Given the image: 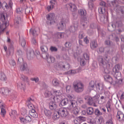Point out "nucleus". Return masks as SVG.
<instances>
[{"label":"nucleus","mask_w":124,"mask_h":124,"mask_svg":"<svg viewBox=\"0 0 124 124\" xmlns=\"http://www.w3.org/2000/svg\"><path fill=\"white\" fill-rule=\"evenodd\" d=\"M60 116V115L58 113V111L54 113L53 116V118L54 120L57 119L59 118Z\"/></svg>","instance_id":"nucleus-43"},{"label":"nucleus","mask_w":124,"mask_h":124,"mask_svg":"<svg viewBox=\"0 0 124 124\" xmlns=\"http://www.w3.org/2000/svg\"><path fill=\"white\" fill-rule=\"evenodd\" d=\"M95 83L94 81H91L89 84V85L88 87V89L90 90H92L94 88V85Z\"/></svg>","instance_id":"nucleus-37"},{"label":"nucleus","mask_w":124,"mask_h":124,"mask_svg":"<svg viewBox=\"0 0 124 124\" xmlns=\"http://www.w3.org/2000/svg\"><path fill=\"white\" fill-rule=\"evenodd\" d=\"M58 113L62 117H65L68 115L69 112L67 108H61L58 110Z\"/></svg>","instance_id":"nucleus-9"},{"label":"nucleus","mask_w":124,"mask_h":124,"mask_svg":"<svg viewBox=\"0 0 124 124\" xmlns=\"http://www.w3.org/2000/svg\"><path fill=\"white\" fill-rule=\"evenodd\" d=\"M47 19L48 20L47 23L48 24H53L55 22L56 18L54 13H50L47 15Z\"/></svg>","instance_id":"nucleus-6"},{"label":"nucleus","mask_w":124,"mask_h":124,"mask_svg":"<svg viewBox=\"0 0 124 124\" xmlns=\"http://www.w3.org/2000/svg\"><path fill=\"white\" fill-rule=\"evenodd\" d=\"M122 69L121 66L119 64H117L113 68V71H117Z\"/></svg>","instance_id":"nucleus-30"},{"label":"nucleus","mask_w":124,"mask_h":124,"mask_svg":"<svg viewBox=\"0 0 124 124\" xmlns=\"http://www.w3.org/2000/svg\"><path fill=\"white\" fill-rule=\"evenodd\" d=\"M44 113L45 115L48 117H50L51 116L52 113L50 111L47 110L46 109H44Z\"/></svg>","instance_id":"nucleus-35"},{"label":"nucleus","mask_w":124,"mask_h":124,"mask_svg":"<svg viewBox=\"0 0 124 124\" xmlns=\"http://www.w3.org/2000/svg\"><path fill=\"white\" fill-rule=\"evenodd\" d=\"M27 67V64L26 63H24L21 66L20 68L21 70H24L26 69Z\"/></svg>","instance_id":"nucleus-48"},{"label":"nucleus","mask_w":124,"mask_h":124,"mask_svg":"<svg viewBox=\"0 0 124 124\" xmlns=\"http://www.w3.org/2000/svg\"><path fill=\"white\" fill-rule=\"evenodd\" d=\"M16 55L18 57V62L20 63L23 62V59L22 58V53L21 50H18L16 52Z\"/></svg>","instance_id":"nucleus-13"},{"label":"nucleus","mask_w":124,"mask_h":124,"mask_svg":"<svg viewBox=\"0 0 124 124\" xmlns=\"http://www.w3.org/2000/svg\"><path fill=\"white\" fill-rule=\"evenodd\" d=\"M19 119L20 122L22 124H26V122L25 119V118H24L23 117L21 116L20 117Z\"/></svg>","instance_id":"nucleus-47"},{"label":"nucleus","mask_w":124,"mask_h":124,"mask_svg":"<svg viewBox=\"0 0 124 124\" xmlns=\"http://www.w3.org/2000/svg\"><path fill=\"white\" fill-rule=\"evenodd\" d=\"M67 9L70 10L71 11H76L77 9L76 5L74 4L70 3L67 4L65 6Z\"/></svg>","instance_id":"nucleus-11"},{"label":"nucleus","mask_w":124,"mask_h":124,"mask_svg":"<svg viewBox=\"0 0 124 124\" xmlns=\"http://www.w3.org/2000/svg\"><path fill=\"white\" fill-rule=\"evenodd\" d=\"M90 47L92 49H93L96 48L97 46V42L95 41H93L91 42L90 43Z\"/></svg>","instance_id":"nucleus-28"},{"label":"nucleus","mask_w":124,"mask_h":124,"mask_svg":"<svg viewBox=\"0 0 124 124\" xmlns=\"http://www.w3.org/2000/svg\"><path fill=\"white\" fill-rule=\"evenodd\" d=\"M68 101V99L65 98L63 99L61 102V104L63 106L67 104Z\"/></svg>","instance_id":"nucleus-38"},{"label":"nucleus","mask_w":124,"mask_h":124,"mask_svg":"<svg viewBox=\"0 0 124 124\" xmlns=\"http://www.w3.org/2000/svg\"><path fill=\"white\" fill-rule=\"evenodd\" d=\"M8 51L9 54H13L14 53V49L12 43L10 44H9L8 47Z\"/></svg>","instance_id":"nucleus-24"},{"label":"nucleus","mask_w":124,"mask_h":124,"mask_svg":"<svg viewBox=\"0 0 124 124\" xmlns=\"http://www.w3.org/2000/svg\"><path fill=\"white\" fill-rule=\"evenodd\" d=\"M87 22L86 18H84L83 19H82L81 20V24L84 27L86 24Z\"/></svg>","instance_id":"nucleus-46"},{"label":"nucleus","mask_w":124,"mask_h":124,"mask_svg":"<svg viewBox=\"0 0 124 124\" xmlns=\"http://www.w3.org/2000/svg\"><path fill=\"white\" fill-rule=\"evenodd\" d=\"M55 101H51L49 104V108L51 110H55L57 108V105L56 103L54 102Z\"/></svg>","instance_id":"nucleus-18"},{"label":"nucleus","mask_w":124,"mask_h":124,"mask_svg":"<svg viewBox=\"0 0 124 124\" xmlns=\"http://www.w3.org/2000/svg\"><path fill=\"white\" fill-rule=\"evenodd\" d=\"M44 94L45 96L46 97H49L52 94L50 91L48 89L45 91Z\"/></svg>","instance_id":"nucleus-33"},{"label":"nucleus","mask_w":124,"mask_h":124,"mask_svg":"<svg viewBox=\"0 0 124 124\" xmlns=\"http://www.w3.org/2000/svg\"><path fill=\"white\" fill-rule=\"evenodd\" d=\"M52 85L54 86H56L59 85L58 80L56 78L53 79L52 82Z\"/></svg>","instance_id":"nucleus-31"},{"label":"nucleus","mask_w":124,"mask_h":124,"mask_svg":"<svg viewBox=\"0 0 124 124\" xmlns=\"http://www.w3.org/2000/svg\"><path fill=\"white\" fill-rule=\"evenodd\" d=\"M121 22L120 21H118L116 22L115 24H112V26L113 28H114V27H119L121 26Z\"/></svg>","instance_id":"nucleus-45"},{"label":"nucleus","mask_w":124,"mask_h":124,"mask_svg":"<svg viewBox=\"0 0 124 124\" xmlns=\"http://www.w3.org/2000/svg\"><path fill=\"white\" fill-rule=\"evenodd\" d=\"M27 113V110L24 108H22L21 110V113L23 116L25 115Z\"/></svg>","instance_id":"nucleus-53"},{"label":"nucleus","mask_w":124,"mask_h":124,"mask_svg":"<svg viewBox=\"0 0 124 124\" xmlns=\"http://www.w3.org/2000/svg\"><path fill=\"white\" fill-rule=\"evenodd\" d=\"M30 33L33 36H36L37 35V32L36 31V29H34L33 28H31L30 30Z\"/></svg>","instance_id":"nucleus-41"},{"label":"nucleus","mask_w":124,"mask_h":124,"mask_svg":"<svg viewBox=\"0 0 124 124\" xmlns=\"http://www.w3.org/2000/svg\"><path fill=\"white\" fill-rule=\"evenodd\" d=\"M75 91L77 93L82 92L84 90V85L81 82H79L73 85Z\"/></svg>","instance_id":"nucleus-8"},{"label":"nucleus","mask_w":124,"mask_h":124,"mask_svg":"<svg viewBox=\"0 0 124 124\" xmlns=\"http://www.w3.org/2000/svg\"><path fill=\"white\" fill-rule=\"evenodd\" d=\"M26 123H29L31 121V119L30 117L29 116H27L25 117V119Z\"/></svg>","instance_id":"nucleus-50"},{"label":"nucleus","mask_w":124,"mask_h":124,"mask_svg":"<svg viewBox=\"0 0 124 124\" xmlns=\"http://www.w3.org/2000/svg\"><path fill=\"white\" fill-rule=\"evenodd\" d=\"M100 97V95L98 94H96L93 98L94 101H96L98 100Z\"/></svg>","instance_id":"nucleus-54"},{"label":"nucleus","mask_w":124,"mask_h":124,"mask_svg":"<svg viewBox=\"0 0 124 124\" xmlns=\"http://www.w3.org/2000/svg\"><path fill=\"white\" fill-rule=\"evenodd\" d=\"M53 94V98L54 101H55L56 99H59L61 98L62 93L60 91L54 90Z\"/></svg>","instance_id":"nucleus-10"},{"label":"nucleus","mask_w":124,"mask_h":124,"mask_svg":"<svg viewBox=\"0 0 124 124\" xmlns=\"http://www.w3.org/2000/svg\"><path fill=\"white\" fill-rule=\"evenodd\" d=\"M104 78L106 81L109 82L111 84L114 85L116 83V82L113 81L112 78L108 74L104 75Z\"/></svg>","instance_id":"nucleus-15"},{"label":"nucleus","mask_w":124,"mask_h":124,"mask_svg":"<svg viewBox=\"0 0 124 124\" xmlns=\"http://www.w3.org/2000/svg\"><path fill=\"white\" fill-rule=\"evenodd\" d=\"M58 67L62 69H68L70 68V65L66 62H60L57 65Z\"/></svg>","instance_id":"nucleus-12"},{"label":"nucleus","mask_w":124,"mask_h":124,"mask_svg":"<svg viewBox=\"0 0 124 124\" xmlns=\"http://www.w3.org/2000/svg\"><path fill=\"white\" fill-rule=\"evenodd\" d=\"M85 36V34L84 33L81 32L80 33L79 35V38L80 39L83 38Z\"/></svg>","instance_id":"nucleus-63"},{"label":"nucleus","mask_w":124,"mask_h":124,"mask_svg":"<svg viewBox=\"0 0 124 124\" xmlns=\"http://www.w3.org/2000/svg\"><path fill=\"white\" fill-rule=\"evenodd\" d=\"M9 63L13 68H14V66L16 65L15 62L14 60H12L10 61Z\"/></svg>","instance_id":"nucleus-51"},{"label":"nucleus","mask_w":124,"mask_h":124,"mask_svg":"<svg viewBox=\"0 0 124 124\" xmlns=\"http://www.w3.org/2000/svg\"><path fill=\"white\" fill-rule=\"evenodd\" d=\"M7 78L5 74L3 72L0 73V79L2 81H5L7 80Z\"/></svg>","instance_id":"nucleus-32"},{"label":"nucleus","mask_w":124,"mask_h":124,"mask_svg":"<svg viewBox=\"0 0 124 124\" xmlns=\"http://www.w3.org/2000/svg\"><path fill=\"white\" fill-rule=\"evenodd\" d=\"M5 108V105L1 100H0V108Z\"/></svg>","instance_id":"nucleus-60"},{"label":"nucleus","mask_w":124,"mask_h":124,"mask_svg":"<svg viewBox=\"0 0 124 124\" xmlns=\"http://www.w3.org/2000/svg\"><path fill=\"white\" fill-rule=\"evenodd\" d=\"M98 12L101 14H104L102 17L100 18L101 20L104 22H107L108 21V17L107 15V12H106L105 7H100L98 8Z\"/></svg>","instance_id":"nucleus-2"},{"label":"nucleus","mask_w":124,"mask_h":124,"mask_svg":"<svg viewBox=\"0 0 124 124\" xmlns=\"http://www.w3.org/2000/svg\"><path fill=\"white\" fill-rule=\"evenodd\" d=\"M79 14L81 16L84 17L86 15V11L84 9H81L78 11Z\"/></svg>","instance_id":"nucleus-34"},{"label":"nucleus","mask_w":124,"mask_h":124,"mask_svg":"<svg viewBox=\"0 0 124 124\" xmlns=\"http://www.w3.org/2000/svg\"><path fill=\"white\" fill-rule=\"evenodd\" d=\"M12 90H8L4 88H0V93L3 95L7 96L10 95Z\"/></svg>","instance_id":"nucleus-14"},{"label":"nucleus","mask_w":124,"mask_h":124,"mask_svg":"<svg viewBox=\"0 0 124 124\" xmlns=\"http://www.w3.org/2000/svg\"><path fill=\"white\" fill-rule=\"evenodd\" d=\"M72 113L75 114H77L79 112L80 110L79 108L77 107L75 108H73L71 109H70Z\"/></svg>","instance_id":"nucleus-22"},{"label":"nucleus","mask_w":124,"mask_h":124,"mask_svg":"<svg viewBox=\"0 0 124 124\" xmlns=\"http://www.w3.org/2000/svg\"><path fill=\"white\" fill-rule=\"evenodd\" d=\"M32 9L31 8H27L25 10V12L27 13H29L32 11Z\"/></svg>","instance_id":"nucleus-56"},{"label":"nucleus","mask_w":124,"mask_h":124,"mask_svg":"<svg viewBox=\"0 0 124 124\" xmlns=\"http://www.w3.org/2000/svg\"><path fill=\"white\" fill-rule=\"evenodd\" d=\"M1 19L3 21L5 20V16L4 15H2L1 16ZM8 25V23L7 22L4 23L3 21H0V33L3 32L5 28Z\"/></svg>","instance_id":"nucleus-7"},{"label":"nucleus","mask_w":124,"mask_h":124,"mask_svg":"<svg viewBox=\"0 0 124 124\" xmlns=\"http://www.w3.org/2000/svg\"><path fill=\"white\" fill-rule=\"evenodd\" d=\"M88 102L90 104L93 102V98L90 97H88Z\"/></svg>","instance_id":"nucleus-58"},{"label":"nucleus","mask_w":124,"mask_h":124,"mask_svg":"<svg viewBox=\"0 0 124 124\" xmlns=\"http://www.w3.org/2000/svg\"><path fill=\"white\" fill-rule=\"evenodd\" d=\"M20 42L21 43V45L22 46L24 47L26 44V42L25 40L23 39H21L20 41Z\"/></svg>","instance_id":"nucleus-55"},{"label":"nucleus","mask_w":124,"mask_h":124,"mask_svg":"<svg viewBox=\"0 0 124 124\" xmlns=\"http://www.w3.org/2000/svg\"><path fill=\"white\" fill-rule=\"evenodd\" d=\"M80 123L82 121H84L85 120V118L83 117L80 116L78 117Z\"/></svg>","instance_id":"nucleus-61"},{"label":"nucleus","mask_w":124,"mask_h":124,"mask_svg":"<svg viewBox=\"0 0 124 124\" xmlns=\"http://www.w3.org/2000/svg\"><path fill=\"white\" fill-rule=\"evenodd\" d=\"M21 79L23 80L24 81H28L29 80L28 79V78L26 76H25L24 75H22V76L21 77Z\"/></svg>","instance_id":"nucleus-57"},{"label":"nucleus","mask_w":124,"mask_h":124,"mask_svg":"<svg viewBox=\"0 0 124 124\" xmlns=\"http://www.w3.org/2000/svg\"><path fill=\"white\" fill-rule=\"evenodd\" d=\"M81 72V69L79 68L77 69L74 70H70L66 72L67 74L73 75Z\"/></svg>","instance_id":"nucleus-20"},{"label":"nucleus","mask_w":124,"mask_h":124,"mask_svg":"<svg viewBox=\"0 0 124 124\" xmlns=\"http://www.w3.org/2000/svg\"><path fill=\"white\" fill-rule=\"evenodd\" d=\"M95 87L96 90L98 92L101 93L104 92L105 95L107 89L102 84L97 83L95 85Z\"/></svg>","instance_id":"nucleus-5"},{"label":"nucleus","mask_w":124,"mask_h":124,"mask_svg":"<svg viewBox=\"0 0 124 124\" xmlns=\"http://www.w3.org/2000/svg\"><path fill=\"white\" fill-rule=\"evenodd\" d=\"M40 49L41 51L44 52L46 53V52L48 50L47 47L45 46H41L40 47Z\"/></svg>","instance_id":"nucleus-44"},{"label":"nucleus","mask_w":124,"mask_h":124,"mask_svg":"<svg viewBox=\"0 0 124 124\" xmlns=\"http://www.w3.org/2000/svg\"><path fill=\"white\" fill-rule=\"evenodd\" d=\"M45 55H46V59L47 62L50 63L51 62H54L55 61V59L53 57L50 56L49 57V55L47 53H46Z\"/></svg>","instance_id":"nucleus-19"},{"label":"nucleus","mask_w":124,"mask_h":124,"mask_svg":"<svg viewBox=\"0 0 124 124\" xmlns=\"http://www.w3.org/2000/svg\"><path fill=\"white\" fill-rule=\"evenodd\" d=\"M9 115L11 118L15 119L17 116V113L15 110H12L9 113Z\"/></svg>","instance_id":"nucleus-26"},{"label":"nucleus","mask_w":124,"mask_h":124,"mask_svg":"<svg viewBox=\"0 0 124 124\" xmlns=\"http://www.w3.org/2000/svg\"><path fill=\"white\" fill-rule=\"evenodd\" d=\"M27 57L29 59L32 58L34 56V53L32 50L28 51L27 52Z\"/></svg>","instance_id":"nucleus-21"},{"label":"nucleus","mask_w":124,"mask_h":124,"mask_svg":"<svg viewBox=\"0 0 124 124\" xmlns=\"http://www.w3.org/2000/svg\"><path fill=\"white\" fill-rule=\"evenodd\" d=\"M106 59L104 58V59L106 61L104 62L103 61L104 60L102 57L101 56L98 59L99 63L100 65L103 66V67L105 68V72L106 73H109V71H107V69L109 68V64L108 63L107 59V58L106 57Z\"/></svg>","instance_id":"nucleus-1"},{"label":"nucleus","mask_w":124,"mask_h":124,"mask_svg":"<svg viewBox=\"0 0 124 124\" xmlns=\"http://www.w3.org/2000/svg\"><path fill=\"white\" fill-rule=\"evenodd\" d=\"M15 22L17 24H20L21 22V19L20 17H18L16 19Z\"/></svg>","instance_id":"nucleus-49"},{"label":"nucleus","mask_w":124,"mask_h":124,"mask_svg":"<svg viewBox=\"0 0 124 124\" xmlns=\"http://www.w3.org/2000/svg\"><path fill=\"white\" fill-rule=\"evenodd\" d=\"M31 100V99H29L26 102V103L28 104V106L29 108L32 110L33 109L34 106L30 102V100Z\"/></svg>","instance_id":"nucleus-29"},{"label":"nucleus","mask_w":124,"mask_h":124,"mask_svg":"<svg viewBox=\"0 0 124 124\" xmlns=\"http://www.w3.org/2000/svg\"><path fill=\"white\" fill-rule=\"evenodd\" d=\"M68 21V19H66L65 18H62L61 19V22L60 24L62 25H64V26H65V23L67 22Z\"/></svg>","instance_id":"nucleus-39"},{"label":"nucleus","mask_w":124,"mask_h":124,"mask_svg":"<svg viewBox=\"0 0 124 124\" xmlns=\"http://www.w3.org/2000/svg\"><path fill=\"white\" fill-rule=\"evenodd\" d=\"M124 115L123 113L121 111H118L117 115V118L121 120L124 121Z\"/></svg>","instance_id":"nucleus-23"},{"label":"nucleus","mask_w":124,"mask_h":124,"mask_svg":"<svg viewBox=\"0 0 124 124\" xmlns=\"http://www.w3.org/2000/svg\"><path fill=\"white\" fill-rule=\"evenodd\" d=\"M5 108H1V115L3 117H4L5 115L6 114V111L4 109Z\"/></svg>","instance_id":"nucleus-52"},{"label":"nucleus","mask_w":124,"mask_h":124,"mask_svg":"<svg viewBox=\"0 0 124 124\" xmlns=\"http://www.w3.org/2000/svg\"><path fill=\"white\" fill-rule=\"evenodd\" d=\"M17 86L18 89L23 90L24 91L25 89V86L24 85H23L20 82H18L17 83Z\"/></svg>","instance_id":"nucleus-25"},{"label":"nucleus","mask_w":124,"mask_h":124,"mask_svg":"<svg viewBox=\"0 0 124 124\" xmlns=\"http://www.w3.org/2000/svg\"><path fill=\"white\" fill-rule=\"evenodd\" d=\"M31 80L32 81H35L36 83H37L39 81V79L38 78H31Z\"/></svg>","instance_id":"nucleus-62"},{"label":"nucleus","mask_w":124,"mask_h":124,"mask_svg":"<svg viewBox=\"0 0 124 124\" xmlns=\"http://www.w3.org/2000/svg\"><path fill=\"white\" fill-rule=\"evenodd\" d=\"M73 25L70 27L69 30L66 31L67 34L68 35L70 34V32H74L77 30L78 26V22L77 21H74L73 22Z\"/></svg>","instance_id":"nucleus-3"},{"label":"nucleus","mask_w":124,"mask_h":124,"mask_svg":"<svg viewBox=\"0 0 124 124\" xmlns=\"http://www.w3.org/2000/svg\"><path fill=\"white\" fill-rule=\"evenodd\" d=\"M50 5L47 7V10L49 11L52 9L56 4V2L55 0H51L50 1Z\"/></svg>","instance_id":"nucleus-17"},{"label":"nucleus","mask_w":124,"mask_h":124,"mask_svg":"<svg viewBox=\"0 0 124 124\" xmlns=\"http://www.w3.org/2000/svg\"><path fill=\"white\" fill-rule=\"evenodd\" d=\"M74 96L72 95H68L67 97L69 99L70 103V105L69 108V109H71L73 108H75L77 107V102L76 101L74 100Z\"/></svg>","instance_id":"nucleus-4"},{"label":"nucleus","mask_w":124,"mask_h":124,"mask_svg":"<svg viewBox=\"0 0 124 124\" xmlns=\"http://www.w3.org/2000/svg\"><path fill=\"white\" fill-rule=\"evenodd\" d=\"M58 38H62L64 37V33L63 32H58L56 34Z\"/></svg>","instance_id":"nucleus-42"},{"label":"nucleus","mask_w":124,"mask_h":124,"mask_svg":"<svg viewBox=\"0 0 124 124\" xmlns=\"http://www.w3.org/2000/svg\"><path fill=\"white\" fill-rule=\"evenodd\" d=\"M115 73L114 74V76L117 79H118V78L120 77H121V74L120 72L118 71H113Z\"/></svg>","instance_id":"nucleus-40"},{"label":"nucleus","mask_w":124,"mask_h":124,"mask_svg":"<svg viewBox=\"0 0 124 124\" xmlns=\"http://www.w3.org/2000/svg\"><path fill=\"white\" fill-rule=\"evenodd\" d=\"M30 115L33 117L36 118L38 115L35 110L33 109L29 111Z\"/></svg>","instance_id":"nucleus-27"},{"label":"nucleus","mask_w":124,"mask_h":124,"mask_svg":"<svg viewBox=\"0 0 124 124\" xmlns=\"http://www.w3.org/2000/svg\"><path fill=\"white\" fill-rule=\"evenodd\" d=\"M65 46L67 48H69L71 46V44L69 42H66L65 44Z\"/></svg>","instance_id":"nucleus-64"},{"label":"nucleus","mask_w":124,"mask_h":124,"mask_svg":"<svg viewBox=\"0 0 124 124\" xmlns=\"http://www.w3.org/2000/svg\"><path fill=\"white\" fill-rule=\"evenodd\" d=\"M50 50L52 52L56 51H57V49L55 47L51 46Z\"/></svg>","instance_id":"nucleus-59"},{"label":"nucleus","mask_w":124,"mask_h":124,"mask_svg":"<svg viewBox=\"0 0 124 124\" xmlns=\"http://www.w3.org/2000/svg\"><path fill=\"white\" fill-rule=\"evenodd\" d=\"M93 113V108L89 107L87 109V113L88 115H90L92 114Z\"/></svg>","instance_id":"nucleus-36"},{"label":"nucleus","mask_w":124,"mask_h":124,"mask_svg":"<svg viewBox=\"0 0 124 124\" xmlns=\"http://www.w3.org/2000/svg\"><path fill=\"white\" fill-rule=\"evenodd\" d=\"M84 58H81L79 60V59L78 60L80 61V64L81 66H84L86 62L85 61V59L86 60H88L89 56L86 54H85L84 55Z\"/></svg>","instance_id":"nucleus-16"}]
</instances>
